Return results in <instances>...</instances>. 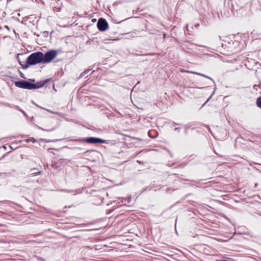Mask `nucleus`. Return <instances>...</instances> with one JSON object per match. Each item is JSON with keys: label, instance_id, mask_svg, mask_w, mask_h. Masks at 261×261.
<instances>
[{"label": "nucleus", "instance_id": "1", "mask_svg": "<svg viewBox=\"0 0 261 261\" xmlns=\"http://www.w3.org/2000/svg\"><path fill=\"white\" fill-rule=\"evenodd\" d=\"M42 53L37 51L31 54L27 59V62L24 64H22L19 62L23 69H27L30 66L35 65L39 63H42Z\"/></svg>", "mask_w": 261, "mask_h": 261}, {"label": "nucleus", "instance_id": "2", "mask_svg": "<svg viewBox=\"0 0 261 261\" xmlns=\"http://www.w3.org/2000/svg\"><path fill=\"white\" fill-rule=\"evenodd\" d=\"M57 56V51L50 50L46 52L44 54L42 53L43 63H49Z\"/></svg>", "mask_w": 261, "mask_h": 261}, {"label": "nucleus", "instance_id": "3", "mask_svg": "<svg viewBox=\"0 0 261 261\" xmlns=\"http://www.w3.org/2000/svg\"><path fill=\"white\" fill-rule=\"evenodd\" d=\"M15 85L19 88L31 90L32 89V85H33V83L30 82L21 80L15 82Z\"/></svg>", "mask_w": 261, "mask_h": 261}, {"label": "nucleus", "instance_id": "4", "mask_svg": "<svg viewBox=\"0 0 261 261\" xmlns=\"http://www.w3.org/2000/svg\"><path fill=\"white\" fill-rule=\"evenodd\" d=\"M81 141L87 142L88 143L90 144H100V143H105L106 141L102 140L101 139L95 137H89L86 138H83L81 139Z\"/></svg>", "mask_w": 261, "mask_h": 261}, {"label": "nucleus", "instance_id": "5", "mask_svg": "<svg viewBox=\"0 0 261 261\" xmlns=\"http://www.w3.org/2000/svg\"><path fill=\"white\" fill-rule=\"evenodd\" d=\"M97 27L100 31H104L107 30L108 27V23L104 18H100L98 19L97 23Z\"/></svg>", "mask_w": 261, "mask_h": 261}, {"label": "nucleus", "instance_id": "6", "mask_svg": "<svg viewBox=\"0 0 261 261\" xmlns=\"http://www.w3.org/2000/svg\"><path fill=\"white\" fill-rule=\"evenodd\" d=\"M48 80H46L43 82H37L36 84L33 83L32 89H36L42 87L47 83Z\"/></svg>", "mask_w": 261, "mask_h": 261}, {"label": "nucleus", "instance_id": "7", "mask_svg": "<svg viewBox=\"0 0 261 261\" xmlns=\"http://www.w3.org/2000/svg\"><path fill=\"white\" fill-rule=\"evenodd\" d=\"M187 72H190V73H193V74H197V75H199L205 77L206 78L209 79H210V80L213 81V80L210 77H209V76H208L207 75H205L204 74H201V73H198V72H193V71H187Z\"/></svg>", "mask_w": 261, "mask_h": 261}, {"label": "nucleus", "instance_id": "8", "mask_svg": "<svg viewBox=\"0 0 261 261\" xmlns=\"http://www.w3.org/2000/svg\"><path fill=\"white\" fill-rule=\"evenodd\" d=\"M42 174V171L41 170H40V171H39L38 172H34V173H32L30 174L29 176L33 177V176H36V175H41Z\"/></svg>", "mask_w": 261, "mask_h": 261}, {"label": "nucleus", "instance_id": "9", "mask_svg": "<svg viewBox=\"0 0 261 261\" xmlns=\"http://www.w3.org/2000/svg\"><path fill=\"white\" fill-rule=\"evenodd\" d=\"M257 106L261 109V97H259L256 99Z\"/></svg>", "mask_w": 261, "mask_h": 261}, {"label": "nucleus", "instance_id": "10", "mask_svg": "<svg viewBox=\"0 0 261 261\" xmlns=\"http://www.w3.org/2000/svg\"><path fill=\"white\" fill-rule=\"evenodd\" d=\"M32 102H33V103H34V104L36 107H39V108H40V109H42L45 110H46V111H48V112H49L51 113H54V112H51V111H50V110H48V109H45V108H43V107H41L39 106L38 105L36 104V103H35L34 101H32Z\"/></svg>", "mask_w": 261, "mask_h": 261}, {"label": "nucleus", "instance_id": "11", "mask_svg": "<svg viewBox=\"0 0 261 261\" xmlns=\"http://www.w3.org/2000/svg\"><path fill=\"white\" fill-rule=\"evenodd\" d=\"M37 127L39 129L44 130V131H46V132H51V131H53L54 130H55V128H53L50 129H44L40 126H37Z\"/></svg>", "mask_w": 261, "mask_h": 261}, {"label": "nucleus", "instance_id": "12", "mask_svg": "<svg viewBox=\"0 0 261 261\" xmlns=\"http://www.w3.org/2000/svg\"><path fill=\"white\" fill-rule=\"evenodd\" d=\"M27 142L31 141V142H33V143H35V142H36V140L35 138H30L29 139H28L27 140Z\"/></svg>", "mask_w": 261, "mask_h": 261}, {"label": "nucleus", "instance_id": "13", "mask_svg": "<svg viewBox=\"0 0 261 261\" xmlns=\"http://www.w3.org/2000/svg\"><path fill=\"white\" fill-rule=\"evenodd\" d=\"M90 69L85 70V71H84V72L82 73L81 76H83L85 75V74H86V73H87L89 71H90Z\"/></svg>", "mask_w": 261, "mask_h": 261}, {"label": "nucleus", "instance_id": "14", "mask_svg": "<svg viewBox=\"0 0 261 261\" xmlns=\"http://www.w3.org/2000/svg\"><path fill=\"white\" fill-rule=\"evenodd\" d=\"M113 211V209H111V210H108V213H107V214H110V213H111Z\"/></svg>", "mask_w": 261, "mask_h": 261}, {"label": "nucleus", "instance_id": "15", "mask_svg": "<svg viewBox=\"0 0 261 261\" xmlns=\"http://www.w3.org/2000/svg\"><path fill=\"white\" fill-rule=\"evenodd\" d=\"M180 128L178 127L175 128V130L177 131L178 132H179Z\"/></svg>", "mask_w": 261, "mask_h": 261}, {"label": "nucleus", "instance_id": "16", "mask_svg": "<svg viewBox=\"0 0 261 261\" xmlns=\"http://www.w3.org/2000/svg\"><path fill=\"white\" fill-rule=\"evenodd\" d=\"M37 169V168H32L31 169V171H33V170H36Z\"/></svg>", "mask_w": 261, "mask_h": 261}, {"label": "nucleus", "instance_id": "17", "mask_svg": "<svg viewBox=\"0 0 261 261\" xmlns=\"http://www.w3.org/2000/svg\"><path fill=\"white\" fill-rule=\"evenodd\" d=\"M212 97V95L211 96H210V98L207 99V100L206 101V102L211 98Z\"/></svg>", "mask_w": 261, "mask_h": 261}, {"label": "nucleus", "instance_id": "18", "mask_svg": "<svg viewBox=\"0 0 261 261\" xmlns=\"http://www.w3.org/2000/svg\"><path fill=\"white\" fill-rule=\"evenodd\" d=\"M165 37H166V34H164V38H165Z\"/></svg>", "mask_w": 261, "mask_h": 261}]
</instances>
